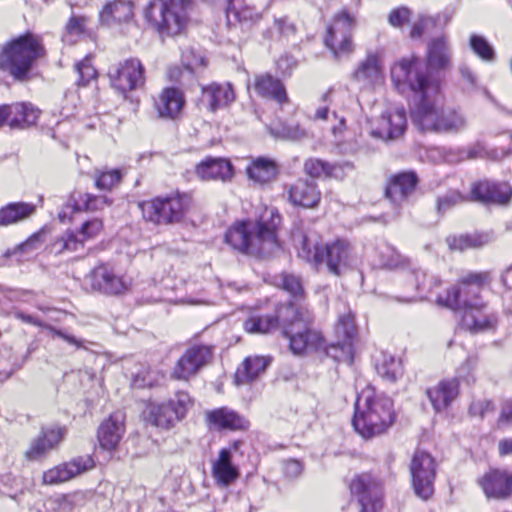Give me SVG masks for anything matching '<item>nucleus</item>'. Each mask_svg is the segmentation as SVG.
I'll return each instance as SVG.
<instances>
[{"instance_id": "nucleus-1", "label": "nucleus", "mask_w": 512, "mask_h": 512, "mask_svg": "<svg viewBox=\"0 0 512 512\" xmlns=\"http://www.w3.org/2000/svg\"><path fill=\"white\" fill-rule=\"evenodd\" d=\"M313 322L314 315L306 305L289 302L273 312L252 311L243 322V328L251 334H268L281 327L283 336L289 340L290 351L302 356L322 344L320 332L312 327Z\"/></svg>"}, {"instance_id": "nucleus-2", "label": "nucleus", "mask_w": 512, "mask_h": 512, "mask_svg": "<svg viewBox=\"0 0 512 512\" xmlns=\"http://www.w3.org/2000/svg\"><path fill=\"white\" fill-rule=\"evenodd\" d=\"M391 74L395 82H405L419 98L411 108L412 123L423 132L437 133L443 107L439 81L429 75L427 67L416 57L399 61Z\"/></svg>"}, {"instance_id": "nucleus-3", "label": "nucleus", "mask_w": 512, "mask_h": 512, "mask_svg": "<svg viewBox=\"0 0 512 512\" xmlns=\"http://www.w3.org/2000/svg\"><path fill=\"white\" fill-rule=\"evenodd\" d=\"M490 281L489 273H471L444 295L437 294V305L454 311L461 310V326L472 332H485L495 328L496 317L484 312L479 298L481 287Z\"/></svg>"}, {"instance_id": "nucleus-4", "label": "nucleus", "mask_w": 512, "mask_h": 512, "mask_svg": "<svg viewBox=\"0 0 512 512\" xmlns=\"http://www.w3.org/2000/svg\"><path fill=\"white\" fill-rule=\"evenodd\" d=\"M281 216L275 208H266L257 223L238 222L225 234V241L233 249L259 257L271 255L279 248L277 228Z\"/></svg>"}, {"instance_id": "nucleus-5", "label": "nucleus", "mask_w": 512, "mask_h": 512, "mask_svg": "<svg viewBox=\"0 0 512 512\" xmlns=\"http://www.w3.org/2000/svg\"><path fill=\"white\" fill-rule=\"evenodd\" d=\"M394 418L393 402L389 397L375 394L370 388L358 394L352 425L363 438L382 434L392 425Z\"/></svg>"}, {"instance_id": "nucleus-6", "label": "nucleus", "mask_w": 512, "mask_h": 512, "mask_svg": "<svg viewBox=\"0 0 512 512\" xmlns=\"http://www.w3.org/2000/svg\"><path fill=\"white\" fill-rule=\"evenodd\" d=\"M193 4V0H149L143 17L160 37H175L186 30Z\"/></svg>"}, {"instance_id": "nucleus-7", "label": "nucleus", "mask_w": 512, "mask_h": 512, "mask_svg": "<svg viewBox=\"0 0 512 512\" xmlns=\"http://www.w3.org/2000/svg\"><path fill=\"white\" fill-rule=\"evenodd\" d=\"M45 54L38 36L27 33L3 45L0 51V70L14 79H27L35 62Z\"/></svg>"}, {"instance_id": "nucleus-8", "label": "nucleus", "mask_w": 512, "mask_h": 512, "mask_svg": "<svg viewBox=\"0 0 512 512\" xmlns=\"http://www.w3.org/2000/svg\"><path fill=\"white\" fill-rule=\"evenodd\" d=\"M190 197L186 194H175L168 197H157L140 204L145 220L154 224H173L180 222L190 206Z\"/></svg>"}, {"instance_id": "nucleus-9", "label": "nucleus", "mask_w": 512, "mask_h": 512, "mask_svg": "<svg viewBox=\"0 0 512 512\" xmlns=\"http://www.w3.org/2000/svg\"><path fill=\"white\" fill-rule=\"evenodd\" d=\"M192 406L190 395L185 391H177L167 402L150 403L146 410V420L157 428L169 430L186 417Z\"/></svg>"}, {"instance_id": "nucleus-10", "label": "nucleus", "mask_w": 512, "mask_h": 512, "mask_svg": "<svg viewBox=\"0 0 512 512\" xmlns=\"http://www.w3.org/2000/svg\"><path fill=\"white\" fill-rule=\"evenodd\" d=\"M356 334L354 317L349 312L341 315L335 325L336 342L325 345L324 338L319 348L310 349L309 351L325 349L326 354L336 361L352 362L353 360V339ZM320 335H322L320 333ZM323 337V336H321Z\"/></svg>"}, {"instance_id": "nucleus-11", "label": "nucleus", "mask_w": 512, "mask_h": 512, "mask_svg": "<svg viewBox=\"0 0 512 512\" xmlns=\"http://www.w3.org/2000/svg\"><path fill=\"white\" fill-rule=\"evenodd\" d=\"M353 25L354 18L346 10H341L328 26L324 42L336 58L352 53L351 30Z\"/></svg>"}, {"instance_id": "nucleus-12", "label": "nucleus", "mask_w": 512, "mask_h": 512, "mask_svg": "<svg viewBox=\"0 0 512 512\" xmlns=\"http://www.w3.org/2000/svg\"><path fill=\"white\" fill-rule=\"evenodd\" d=\"M410 473L416 495L424 500L430 498L436 476L434 458L423 450H417L411 460Z\"/></svg>"}, {"instance_id": "nucleus-13", "label": "nucleus", "mask_w": 512, "mask_h": 512, "mask_svg": "<svg viewBox=\"0 0 512 512\" xmlns=\"http://www.w3.org/2000/svg\"><path fill=\"white\" fill-rule=\"evenodd\" d=\"M111 86L121 94L144 85V67L137 58H130L110 67L108 71Z\"/></svg>"}, {"instance_id": "nucleus-14", "label": "nucleus", "mask_w": 512, "mask_h": 512, "mask_svg": "<svg viewBox=\"0 0 512 512\" xmlns=\"http://www.w3.org/2000/svg\"><path fill=\"white\" fill-rule=\"evenodd\" d=\"M407 128V115L403 107H394L383 112L371 123L369 135L382 141L399 139Z\"/></svg>"}, {"instance_id": "nucleus-15", "label": "nucleus", "mask_w": 512, "mask_h": 512, "mask_svg": "<svg viewBox=\"0 0 512 512\" xmlns=\"http://www.w3.org/2000/svg\"><path fill=\"white\" fill-rule=\"evenodd\" d=\"M102 230L103 222L100 218L89 219L81 225L77 232L68 230L55 239L51 250L55 254L78 251L84 247L86 241L94 239Z\"/></svg>"}, {"instance_id": "nucleus-16", "label": "nucleus", "mask_w": 512, "mask_h": 512, "mask_svg": "<svg viewBox=\"0 0 512 512\" xmlns=\"http://www.w3.org/2000/svg\"><path fill=\"white\" fill-rule=\"evenodd\" d=\"M356 258L349 242L337 239L324 245L321 254V265L325 264L328 272L341 276L355 265Z\"/></svg>"}, {"instance_id": "nucleus-17", "label": "nucleus", "mask_w": 512, "mask_h": 512, "mask_svg": "<svg viewBox=\"0 0 512 512\" xmlns=\"http://www.w3.org/2000/svg\"><path fill=\"white\" fill-rule=\"evenodd\" d=\"M212 358V349L206 345H193L176 362L172 377L187 381L194 377Z\"/></svg>"}, {"instance_id": "nucleus-18", "label": "nucleus", "mask_w": 512, "mask_h": 512, "mask_svg": "<svg viewBox=\"0 0 512 512\" xmlns=\"http://www.w3.org/2000/svg\"><path fill=\"white\" fill-rule=\"evenodd\" d=\"M349 487L351 493L358 497L361 512H379L381 510L382 488L370 475L356 476Z\"/></svg>"}, {"instance_id": "nucleus-19", "label": "nucleus", "mask_w": 512, "mask_h": 512, "mask_svg": "<svg viewBox=\"0 0 512 512\" xmlns=\"http://www.w3.org/2000/svg\"><path fill=\"white\" fill-rule=\"evenodd\" d=\"M95 467V461L90 455L77 456L68 462L59 464L43 473L42 482L45 485H57L67 482Z\"/></svg>"}, {"instance_id": "nucleus-20", "label": "nucleus", "mask_w": 512, "mask_h": 512, "mask_svg": "<svg viewBox=\"0 0 512 512\" xmlns=\"http://www.w3.org/2000/svg\"><path fill=\"white\" fill-rule=\"evenodd\" d=\"M94 290L110 295L126 292L131 282L123 276L117 275L106 265L95 267L86 277Z\"/></svg>"}, {"instance_id": "nucleus-21", "label": "nucleus", "mask_w": 512, "mask_h": 512, "mask_svg": "<svg viewBox=\"0 0 512 512\" xmlns=\"http://www.w3.org/2000/svg\"><path fill=\"white\" fill-rule=\"evenodd\" d=\"M405 280L413 287V295L397 297L396 300L402 303H411L417 300L429 299L440 286L441 281L434 275H428L422 270H412L405 273Z\"/></svg>"}, {"instance_id": "nucleus-22", "label": "nucleus", "mask_w": 512, "mask_h": 512, "mask_svg": "<svg viewBox=\"0 0 512 512\" xmlns=\"http://www.w3.org/2000/svg\"><path fill=\"white\" fill-rule=\"evenodd\" d=\"M66 435L65 427L52 425L43 427L40 435L35 438L25 452L28 460L36 461L43 458L49 451L55 449Z\"/></svg>"}, {"instance_id": "nucleus-23", "label": "nucleus", "mask_w": 512, "mask_h": 512, "mask_svg": "<svg viewBox=\"0 0 512 512\" xmlns=\"http://www.w3.org/2000/svg\"><path fill=\"white\" fill-rule=\"evenodd\" d=\"M352 79L366 89L382 84L384 72L380 55L375 52L368 53L353 71Z\"/></svg>"}, {"instance_id": "nucleus-24", "label": "nucleus", "mask_w": 512, "mask_h": 512, "mask_svg": "<svg viewBox=\"0 0 512 512\" xmlns=\"http://www.w3.org/2000/svg\"><path fill=\"white\" fill-rule=\"evenodd\" d=\"M487 498L503 500L512 496L511 473L504 470H490L479 479Z\"/></svg>"}, {"instance_id": "nucleus-25", "label": "nucleus", "mask_w": 512, "mask_h": 512, "mask_svg": "<svg viewBox=\"0 0 512 512\" xmlns=\"http://www.w3.org/2000/svg\"><path fill=\"white\" fill-rule=\"evenodd\" d=\"M185 105V98L177 88H165L154 99V108L158 116L162 119H177Z\"/></svg>"}, {"instance_id": "nucleus-26", "label": "nucleus", "mask_w": 512, "mask_h": 512, "mask_svg": "<svg viewBox=\"0 0 512 512\" xmlns=\"http://www.w3.org/2000/svg\"><path fill=\"white\" fill-rule=\"evenodd\" d=\"M417 183V175L412 171L394 175L386 187V197L398 207L415 191Z\"/></svg>"}, {"instance_id": "nucleus-27", "label": "nucleus", "mask_w": 512, "mask_h": 512, "mask_svg": "<svg viewBox=\"0 0 512 512\" xmlns=\"http://www.w3.org/2000/svg\"><path fill=\"white\" fill-rule=\"evenodd\" d=\"M234 100L235 93L229 83H212L202 87L200 104L211 112L227 107Z\"/></svg>"}, {"instance_id": "nucleus-28", "label": "nucleus", "mask_w": 512, "mask_h": 512, "mask_svg": "<svg viewBox=\"0 0 512 512\" xmlns=\"http://www.w3.org/2000/svg\"><path fill=\"white\" fill-rule=\"evenodd\" d=\"M125 432L124 415L121 412L112 413L98 428V441L106 450H113L119 444Z\"/></svg>"}, {"instance_id": "nucleus-29", "label": "nucleus", "mask_w": 512, "mask_h": 512, "mask_svg": "<svg viewBox=\"0 0 512 512\" xmlns=\"http://www.w3.org/2000/svg\"><path fill=\"white\" fill-rule=\"evenodd\" d=\"M292 240L298 256L316 267L321 265V254L324 246L320 244L316 234H307L300 229L293 231Z\"/></svg>"}, {"instance_id": "nucleus-30", "label": "nucleus", "mask_w": 512, "mask_h": 512, "mask_svg": "<svg viewBox=\"0 0 512 512\" xmlns=\"http://www.w3.org/2000/svg\"><path fill=\"white\" fill-rule=\"evenodd\" d=\"M205 416L208 424L218 430L236 431L249 427V421L245 417L228 407L207 411Z\"/></svg>"}, {"instance_id": "nucleus-31", "label": "nucleus", "mask_w": 512, "mask_h": 512, "mask_svg": "<svg viewBox=\"0 0 512 512\" xmlns=\"http://www.w3.org/2000/svg\"><path fill=\"white\" fill-rule=\"evenodd\" d=\"M472 196L483 203H506L512 197V188L505 182L483 180L472 188Z\"/></svg>"}, {"instance_id": "nucleus-32", "label": "nucleus", "mask_w": 512, "mask_h": 512, "mask_svg": "<svg viewBox=\"0 0 512 512\" xmlns=\"http://www.w3.org/2000/svg\"><path fill=\"white\" fill-rule=\"evenodd\" d=\"M426 394L436 412L446 410L459 396L458 378L445 379L428 388Z\"/></svg>"}, {"instance_id": "nucleus-33", "label": "nucleus", "mask_w": 512, "mask_h": 512, "mask_svg": "<svg viewBox=\"0 0 512 512\" xmlns=\"http://www.w3.org/2000/svg\"><path fill=\"white\" fill-rule=\"evenodd\" d=\"M212 476L217 485L228 487L240 476L239 468L232 462L231 448H223L212 463Z\"/></svg>"}, {"instance_id": "nucleus-34", "label": "nucleus", "mask_w": 512, "mask_h": 512, "mask_svg": "<svg viewBox=\"0 0 512 512\" xmlns=\"http://www.w3.org/2000/svg\"><path fill=\"white\" fill-rule=\"evenodd\" d=\"M196 175L202 180H230L233 176L232 164L224 158H206L195 168Z\"/></svg>"}, {"instance_id": "nucleus-35", "label": "nucleus", "mask_w": 512, "mask_h": 512, "mask_svg": "<svg viewBox=\"0 0 512 512\" xmlns=\"http://www.w3.org/2000/svg\"><path fill=\"white\" fill-rule=\"evenodd\" d=\"M253 88L255 92L263 97L276 101L279 104L287 102V94L282 82L270 74L255 76Z\"/></svg>"}, {"instance_id": "nucleus-36", "label": "nucleus", "mask_w": 512, "mask_h": 512, "mask_svg": "<svg viewBox=\"0 0 512 512\" xmlns=\"http://www.w3.org/2000/svg\"><path fill=\"white\" fill-rule=\"evenodd\" d=\"M271 358L265 356H249L242 366L235 373V382L237 385L248 384L256 380L266 368L270 365Z\"/></svg>"}, {"instance_id": "nucleus-37", "label": "nucleus", "mask_w": 512, "mask_h": 512, "mask_svg": "<svg viewBox=\"0 0 512 512\" xmlns=\"http://www.w3.org/2000/svg\"><path fill=\"white\" fill-rule=\"evenodd\" d=\"M289 200L294 205L311 208L319 202L320 193L315 183L298 180L289 189Z\"/></svg>"}, {"instance_id": "nucleus-38", "label": "nucleus", "mask_w": 512, "mask_h": 512, "mask_svg": "<svg viewBox=\"0 0 512 512\" xmlns=\"http://www.w3.org/2000/svg\"><path fill=\"white\" fill-rule=\"evenodd\" d=\"M427 63L433 70H444L450 66L451 50L446 37H437L428 43Z\"/></svg>"}, {"instance_id": "nucleus-39", "label": "nucleus", "mask_w": 512, "mask_h": 512, "mask_svg": "<svg viewBox=\"0 0 512 512\" xmlns=\"http://www.w3.org/2000/svg\"><path fill=\"white\" fill-rule=\"evenodd\" d=\"M8 125L12 128H27L36 124L40 111L30 103L8 105Z\"/></svg>"}, {"instance_id": "nucleus-40", "label": "nucleus", "mask_w": 512, "mask_h": 512, "mask_svg": "<svg viewBox=\"0 0 512 512\" xmlns=\"http://www.w3.org/2000/svg\"><path fill=\"white\" fill-rule=\"evenodd\" d=\"M133 17V3L129 0L107 2L100 12V19L106 25L128 22Z\"/></svg>"}, {"instance_id": "nucleus-41", "label": "nucleus", "mask_w": 512, "mask_h": 512, "mask_svg": "<svg viewBox=\"0 0 512 512\" xmlns=\"http://www.w3.org/2000/svg\"><path fill=\"white\" fill-rule=\"evenodd\" d=\"M112 204V199L107 196H97L90 193L72 194L65 209L71 213L79 211L97 212Z\"/></svg>"}, {"instance_id": "nucleus-42", "label": "nucleus", "mask_w": 512, "mask_h": 512, "mask_svg": "<svg viewBox=\"0 0 512 512\" xmlns=\"http://www.w3.org/2000/svg\"><path fill=\"white\" fill-rule=\"evenodd\" d=\"M36 207L28 202H11L0 208V227L14 225L30 218Z\"/></svg>"}, {"instance_id": "nucleus-43", "label": "nucleus", "mask_w": 512, "mask_h": 512, "mask_svg": "<svg viewBox=\"0 0 512 512\" xmlns=\"http://www.w3.org/2000/svg\"><path fill=\"white\" fill-rule=\"evenodd\" d=\"M246 173L255 183L265 184L276 177L277 166L273 160L259 157L247 166Z\"/></svg>"}, {"instance_id": "nucleus-44", "label": "nucleus", "mask_w": 512, "mask_h": 512, "mask_svg": "<svg viewBox=\"0 0 512 512\" xmlns=\"http://www.w3.org/2000/svg\"><path fill=\"white\" fill-rule=\"evenodd\" d=\"M466 127L467 119L463 113L453 108L442 107L437 133L457 134L465 130Z\"/></svg>"}, {"instance_id": "nucleus-45", "label": "nucleus", "mask_w": 512, "mask_h": 512, "mask_svg": "<svg viewBox=\"0 0 512 512\" xmlns=\"http://www.w3.org/2000/svg\"><path fill=\"white\" fill-rule=\"evenodd\" d=\"M493 234L490 232H481L474 234L460 235L459 237L448 238V244L451 249L464 250L468 248H479L493 241Z\"/></svg>"}, {"instance_id": "nucleus-46", "label": "nucleus", "mask_w": 512, "mask_h": 512, "mask_svg": "<svg viewBox=\"0 0 512 512\" xmlns=\"http://www.w3.org/2000/svg\"><path fill=\"white\" fill-rule=\"evenodd\" d=\"M377 373L387 381L395 382L403 373L402 363L399 359L387 354L376 365Z\"/></svg>"}, {"instance_id": "nucleus-47", "label": "nucleus", "mask_w": 512, "mask_h": 512, "mask_svg": "<svg viewBox=\"0 0 512 512\" xmlns=\"http://www.w3.org/2000/svg\"><path fill=\"white\" fill-rule=\"evenodd\" d=\"M408 264V259L391 246H383L379 251V265L389 269L401 268Z\"/></svg>"}, {"instance_id": "nucleus-48", "label": "nucleus", "mask_w": 512, "mask_h": 512, "mask_svg": "<svg viewBox=\"0 0 512 512\" xmlns=\"http://www.w3.org/2000/svg\"><path fill=\"white\" fill-rule=\"evenodd\" d=\"M226 12L229 21L231 17H233L241 23H249L256 22L260 18L255 8L250 6H237L234 1L228 4Z\"/></svg>"}, {"instance_id": "nucleus-49", "label": "nucleus", "mask_w": 512, "mask_h": 512, "mask_svg": "<svg viewBox=\"0 0 512 512\" xmlns=\"http://www.w3.org/2000/svg\"><path fill=\"white\" fill-rule=\"evenodd\" d=\"M277 284L295 298H301L304 294L301 279L296 275L283 273L277 278Z\"/></svg>"}, {"instance_id": "nucleus-50", "label": "nucleus", "mask_w": 512, "mask_h": 512, "mask_svg": "<svg viewBox=\"0 0 512 512\" xmlns=\"http://www.w3.org/2000/svg\"><path fill=\"white\" fill-rule=\"evenodd\" d=\"M470 47L476 55L484 61H493L495 57L493 47L488 41L479 35H472L470 37Z\"/></svg>"}, {"instance_id": "nucleus-51", "label": "nucleus", "mask_w": 512, "mask_h": 512, "mask_svg": "<svg viewBox=\"0 0 512 512\" xmlns=\"http://www.w3.org/2000/svg\"><path fill=\"white\" fill-rule=\"evenodd\" d=\"M505 153L503 150L498 151L496 149H488L483 143L477 142L467 149V158H487L491 160H500L504 157Z\"/></svg>"}, {"instance_id": "nucleus-52", "label": "nucleus", "mask_w": 512, "mask_h": 512, "mask_svg": "<svg viewBox=\"0 0 512 512\" xmlns=\"http://www.w3.org/2000/svg\"><path fill=\"white\" fill-rule=\"evenodd\" d=\"M121 179L122 174L120 170L103 171L96 175L95 185L100 190H111L120 183Z\"/></svg>"}, {"instance_id": "nucleus-53", "label": "nucleus", "mask_w": 512, "mask_h": 512, "mask_svg": "<svg viewBox=\"0 0 512 512\" xmlns=\"http://www.w3.org/2000/svg\"><path fill=\"white\" fill-rule=\"evenodd\" d=\"M464 197L456 190L448 191L440 196L437 200V210L439 213H444L458 203H461Z\"/></svg>"}, {"instance_id": "nucleus-54", "label": "nucleus", "mask_w": 512, "mask_h": 512, "mask_svg": "<svg viewBox=\"0 0 512 512\" xmlns=\"http://www.w3.org/2000/svg\"><path fill=\"white\" fill-rule=\"evenodd\" d=\"M328 162L318 158H310L305 161L304 169L305 172L314 178L324 177L326 178Z\"/></svg>"}, {"instance_id": "nucleus-55", "label": "nucleus", "mask_w": 512, "mask_h": 512, "mask_svg": "<svg viewBox=\"0 0 512 512\" xmlns=\"http://www.w3.org/2000/svg\"><path fill=\"white\" fill-rule=\"evenodd\" d=\"M76 70L79 74V84L86 85L96 77V70L91 64L89 57L76 64Z\"/></svg>"}, {"instance_id": "nucleus-56", "label": "nucleus", "mask_w": 512, "mask_h": 512, "mask_svg": "<svg viewBox=\"0 0 512 512\" xmlns=\"http://www.w3.org/2000/svg\"><path fill=\"white\" fill-rule=\"evenodd\" d=\"M476 367L477 359L475 357H467L466 360L458 368V377L468 383L474 382Z\"/></svg>"}, {"instance_id": "nucleus-57", "label": "nucleus", "mask_w": 512, "mask_h": 512, "mask_svg": "<svg viewBox=\"0 0 512 512\" xmlns=\"http://www.w3.org/2000/svg\"><path fill=\"white\" fill-rule=\"evenodd\" d=\"M494 411V405L490 400L479 399L471 403L469 414L474 417L483 418L485 415Z\"/></svg>"}, {"instance_id": "nucleus-58", "label": "nucleus", "mask_w": 512, "mask_h": 512, "mask_svg": "<svg viewBox=\"0 0 512 512\" xmlns=\"http://www.w3.org/2000/svg\"><path fill=\"white\" fill-rule=\"evenodd\" d=\"M82 500L81 493L62 495L58 500V507L61 512H72L76 506L81 504Z\"/></svg>"}, {"instance_id": "nucleus-59", "label": "nucleus", "mask_w": 512, "mask_h": 512, "mask_svg": "<svg viewBox=\"0 0 512 512\" xmlns=\"http://www.w3.org/2000/svg\"><path fill=\"white\" fill-rule=\"evenodd\" d=\"M353 164L350 162L329 163L327 167L326 178L343 179L347 170H352Z\"/></svg>"}, {"instance_id": "nucleus-60", "label": "nucleus", "mask_w": 512, "mask_h": 512, "mask_svg": "<svg viewBox=\"0 0 512 512\" xmlns=\"http://www.w3.org/2000/svg\"><path fill=\"white\" fill-rule=\"evenodd\" d=\"M274 26L279 32V34L286 38H290L291 36H294L296 33L295 24L292 21H290V19L287 16L276 18L274 21Z\"/></svg>"}, {"instance_id": "nucleus-61", "label": "nucleus", "mask_w": 512, "mask_h": 512, "mask_svg": "<svg viewBox=\"0 0 512 512\" xmlns=\"http://www.w3.org/2000/svg\"><path fill=\"white\" fill-rule=\"evenodd\" d=\"M41 234L35 233L29 237L25 242L17 247L18 252L23 254H30L37 250L42 244Z\"/></svg>"}, {"instance_id": "nucleus-62", "label": "nucleus", "mask_w": 512, "mask_h": 512, "mask_svg": "<svg viewBox=\"0 0 512 512\" xmlns=\"http://www.w3.org/2000/svg\"><path fill=\"white\" fill-rule=\"evenodd\" d=\"M409 16L410 11L405 7H401L390 12L388 21L393 27H400L409 19Z\"/></svg>"}, {"instance_id": "nucleus-63", "label": "nucleus", "mask_w": 512, "mask_h": 512, "mask_svg": "<svg viewBox=\"0 0 512 512\" xmlns=\"http://www.w3.org/2000/svg\"><path fill=\"white\" fill-rule=\"evenodd\" d=\"M284 473L289 478H297L302 474L303 466L298 460L290 459L284 463Z\"/></svg>"}, {"instance_id": "nucleus-64", "label": "nucleus", "mask_w": 512, "mask_h": 512, "mask_svg": "<svg viewBox=\"0 0 512 512\" xmlns=\"http://www.w3.org/2000/svg\"><path fill=\"white\" fill-rule=\"evenodd\" d=\"M86 25V18L82 16H72L66 24V30L71 34H81Z\"/></svg>"}]
</instances>
